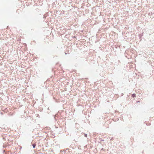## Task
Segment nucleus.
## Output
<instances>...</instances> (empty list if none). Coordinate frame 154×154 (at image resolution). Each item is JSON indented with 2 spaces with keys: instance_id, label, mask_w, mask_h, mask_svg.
<instances>
[{
  "instance_id": "obj_3",
  "label": "nucleus",
  "mask_w": 154,
  "mask_h": 154,
  "mask_svg": "<svg viewBox=\"0 0 154 154\" xmlns=\"http://www.w3.org/2000/svg\"><path fill=\"white\" fill-rule=\"evenodd\" d=\"M84 135L85 137H87V134H84Z\"/></svg>"
},
{
  "instance_id": "obj_2",
  "label": "nucleus",
  "mask_w": 154,
  "mask_h": 154,
  "mask_svg": "<svg viewBox=\"0 0 154 154\" xmlns=\"http://www.w3.org/2000/svg\"><path fill=\"white\" fill-rule=\"evenodd\" d=\"M32 146H33V148H34L35 147L36 145L35 144H32Z\"/></svg>"
},
{
  "instance_id": "obj_1",
  "label": "nucleus",
  "mask_w": 154,
  "mask_h": 154,
  "mask_svg": "<svg viewBox=\"0 0 154 154\" xmlns=\"http://www.w3.org/2000/svg\"><path fill=\"white\" fill-rule=\"evenodd\" d=\"M132 97H136V95L135 94H132Z\"/></svg>"
}]
</instances>
